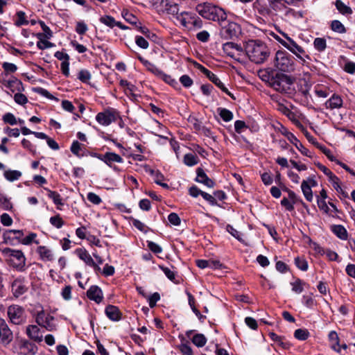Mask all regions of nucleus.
<instances>
[{"mask_svg": "<svg viewBox=\"0 0 355 355\" xmlns=\"http://www.w3.org/2000/svg\"><path fill=\"white\" fill-rule=\"evenodd\" d=\"M245 49L250 60L256 64L263 63L270 54L268 46L260 40L248 41Z\"/></svg>", "mask_w": 355, "mask_h": 355, "instance_id": "nucleus-1", "label": "nucleus"}, {"mask_svg": "<svg viewBox=\"0 0 355 355\" xmlns=\"http://www.w3.org/2000/svg\"><path fill=\"white\" fill-rule=\"evenodd\" d=\"M196 10L202 17L212 21H217L222 25L227 19V14L225 10L209 3L198 4Z\"/></svg>", "mask_w": 355, "mask_h": 355, "instance_id": "nucleus-2", "label": "nucleus"}, {"mask_svg": "<svg viewBox=\"0 0 355 355\" xmlns=\"http://www.w3.org/2000/svg\"><path fill=\"white\" fill-rule=\"evenodd\" d=\"M2 253L6 257L8 264L17 271L24 272L26 270V257L21 250L6 248Z\"/></svg>", "mask_w": 355, "mask_h": 355, "instance_id": "nucleus-3", "label": "nucleus"}, {"mask_svg": "<svg viewBox=\"0 0 355 355\" xmlns=\"http://www.w3.org/2000/svg\"><path fill=\"white\" fill-rule=\"evenodd\" d=\"M135 31L140 33V35L135 36V42L137 46L142 49H147L148 48V40L155 41L157 38L156 34L150 31L146 26H143L141 22L135 20Z\"/></svg>", "mask_w": 355, "mask_h": 355, "instance_id": "nucleus-4", "label": "nucleus"}, {"mask_svg": "<svg viewBox=\"0 0 355 355\" xmlns=\"http://www.w3.org/2000/svg\"><path fill=\"white\" fill-rule=\"evenodd\" d=\"M274 65L277 69L284 72H291L295 69L293 58L288 53L282 51H278L276 53Z\"/></svg>", "mask_w": 355, "mask_h": 355, "instance_id": "nucleus-5", "label": "nucleus"}, {"mask_svg": "<svg viewBox=\"0 0 355 355\" xmlns=\"http://www.w3.org/2000/svg\"><path fill=\"white\" fill-rule=\"evenodd\" d=\"M293 80L288 75L277 72L270 87L281 93H290Z\"/></svg>", "mask_w": 355, "mask_h": 355, "instance_id": "nucleus-6", "label": "nucleus"}, {"mask_svg": "<svg viewBox=\"0 0 355 355\" xmlns=\"http://www.w3.org/2000/svg\"><path fill=\"white\" fill-rule=\"evenodd\" d=\"M279 33L286 40V42H284L283 46L293 53L302 63L305 62L306 60H310L309 55L306 53L303 47L298 45L286 33L282 31Z\"/></svg>", "mask_w": 355, "mask_h": 355, "instance_id": "nucleus-7", "label": "nucleus"}, {"mask_svg": "<svg viewBox=\"0 0 355 355\" xmlns=\"http://www.w3.org/2000/svg\"><path fill=\"white\" fill-rule=\"evenodd\" d=\"M138 59L141 60V62L144 64V66L147 68L148 71L152 72L153 74L157 76V77L162 78L165 82L172 84L175 83V80L171 78V76H168L164 73L162 70L157 68L155 64L148 62V60H144L141 56L138 55Z\"/></svg>", "mask_w": 355, "mask_h": 355, "instance_id": "nucleus-8", "label": "nucleus"}, {"mask_svg": "<svg viewBox=\"0 0 355 355\" xmlns=\"http://www.w3.org/2000/svg\"><path fill=\"white\" fill-rule=\"evenodd\" d=\"M24 309L19 305H12L8 308V315L12 323L21 324L24 322Z\"/></svg>", "mask_w": 355, "mask_h": 355, "instance_id": "nucleus-9", "label": "nucleus"}, {"mask_svg": "<svg viewBox=\"0 0 355 355\" xmlns=\"http://www.w3.org/2000/svg\"><path fill=\"white\" fill-rule=\"evenodd\" d=\"M221 26L220 35L225 40H230L236 37L240 31L239 25L234 22H228L227 25Z\"/></svg>", "mask_w": 355, "mask_h": 355, "instance_id": "nucleus-10", "label": "nucleus"}, {"mask_svg": "<svg viewBox=\"0 0 355 355\" xmlns=\"http://www.w3.org/2000/svg\"><path fill=\"white\" fill-rule=\"evenodd\" d=\"M117 114L114 110H106L99 112L96 116V121L103 125H109L111 123L115 121L117 118Z\"/></svg>", "mask_w": 355, "mask_h": 355, "instance_id": "nucleus-11", "label": "nucleus"}, {"mask_svg": "<svg viewBox=\"0 0 355 355\" xmlns=\"http://www.w3.org/2000/svg\"><path fill=\"white\" fill-rule=\"evenodd\" d=\"M26 334L30 339L36 343H40L43 340V336L41 334L40 329L37 325L30 324L26 327Z\"/></svg>", "mask_w": 355, "mask_h": 355, "instance_id": "nucleus-12", "label": "nucleus"}, {"mask_svg": "<svg viewBox=\"0 0 355 355\" xmlns=\"http://www.w3.org/2000/svg\"><path fill=\"white\" fill-rule=\"evenodd\" d=\"M11 288L12 293L15 297L22 295L28 290L24 282L19 279H16L12 282Z\"/></svg>", "mask_w": 355, "mask_h": 355, "instance_id": "nucleus-13", "label": "nucleus"}, {"mask_svg": "<svg viewBox=\"0 0 355 355\" xmlns=\"http://www.w3.org/2000/svg\"><path fill=\"white\" fill-rule=\"evenodd\" d=\"M197 177L196 178V181L200 183H202L207 186L209 188H213L215 185V182L214 180L210 179L207 174L205 173L204 170L201 168H198L196 169Z\"/></svg>", "mask_w": 355, "mask_h": 355, "instance_id": "nucleus-14", "label": "nucleus"}, {"mask_svg": "<svg viewBox=\"0 0 355 355\" xmlns=\"http://www.w3.org/2000/svg\"><path fill=\"white\" fill-rule=\"evenodd\" d=\"M87 296L91 300L100 303L103 298V292L98 286H92L87 291Z\"/></svg>", "mask_w": 355, "mask_h": 355, "instance_id": "nucleus-15", "label": "nucleus"}, {"mask_svg": "<svg viewBox=\"0 0 355 355\" xmlns=\"http://www.w3.org/2000/svg\"><path fill=\"white\" fill-rule=\"evenodd\" d=\"M135 161H143L146 160L149 157V150L141 144H135Z\"/></svg>", "mask_w": 355, "mask_h": 355, "instance_id": "nucleus-16", "label": "nucleus"}, {"mask_svg": "<svg viewBox=\"0 0 355 355\" xmlns=\"http://www.w3.org/2000/svg\"><path fill=\"white\" fill-rule=\"evenodd\" d=\"M20 349L25 355H35L37 353V346L28 340H24L21 342Z\"/></svg>", "mask_w": 355, "mask_h": 355, "instance_id": "nucleus-17", "label": "nucleus"}, {"mask_svg": "<svg viewBox=\"0 0 355 355\" xmlns=\"http://www.w3.org/2000/svg\"><path fill=\"white\" fill-rule=\"evenodd\" d=\"M288 140L295 146V147L301 152V153L304 155H306L309 157H311V153L306 149L302 144L296 138V137L292 133H289L288 135Z\"/></svg>", "mask_w": 355, "mask_h": 355, "instance_id": "nucleus-18", "label": "nucleus"}, {"mask_svg": "<svg viewBox=\"0 0 355 355\" xmlns=\"http://www.w3.org/2000/svg\"><path fill=\"white\" fill-rule=\"evenodd\" d=\"M149 173L154 178V181L156 184H160L164 180V175L158 171L150 169L147 165H141L139 168H135V171H142Z\"/></svg>", "mask_w": 355, "mask_h": 355, "instance_id": "nucleus-19", "label": "nucleus"}, {"mask_svg": "<svg viewBox=\"0 0 355 355\" xmlns=\"http://www.w3.org/2000/svg\"><path fill=\"white\" fill-rule=\"evenodd\" d=\"M75 253L79 259L83 261L87 266H90L94 264V261L92 256L85 248H78L76 250Z\"/></svg>", "mask_w": 355, "mask_h": 355, "instance_id": "nucleus-20", "label": "nucleus"}, {"mask_svg": "<svg viewBox=\"0 0 355 355\" xmlns=\"http://www.w3.org/2000/svg\"><path fill=\"white\" fill-rule=\"evenodd\" d=\"M105 314L108 318L113 321H118L121 318L119 309L113 305H108L105 310Z\"/></svg>", "mask_w": 355, "mask_h": 355, "instance_id": "nucleus-21", "label": "nucleus"}, {"mask_svg": "<svg viewBox=\"0 0 355 355\" xmlns=\"http://www.w3.org/2000/svg\"><path fill=\"white\" fill-rule=\"evenodd\" d=\"M327 108L331 110L340 108L343 105V100L341 97L337 94H333L332 96L325 103Z\"/></svg>", "mask_w": 355, "mask_h": 355, "instance_id": "nucleus-22", "label": "nucleus"}, {"mask_svg": "<svg viewBox=\"0 0 355 355\" xmlns=\"http://www.w3.org/2000/svg\"><path fill=\"white\" fill-rule=\"evenodd\" d=\"M223 51L230 57L234 56V50L237 51H241L242 48L241 46L234 42H226L223 45Z\"/></svg>", "mask_w": 355, "mask_h": 355, "instance_id": "nucleus-23", "label": "nucleus"}, {"mask_svg": "<svg viewBox=\"0 0 355 355\" xmlns=\"http://www.w3.org/2000/svg\"><path fill=\"white\" fill-rule=\"evenodd\" d=\"M193 16V15L190 12L182 11L180 12L178 17H177V20L179 21L183 26L189 28Z\"/></svg>", "mask_w": 355, "mask_h": 355, "instance_id": "nucleus-24", "label": "nucleus"}, {"mask_svg": "<svg viewBox=\"0 0 355 355\" xmlns=\"http://www.w3.org/2000/svg\"><path fill=\"white\" fill-rule=\"evenodd\" d=\"M100 21L110 28H113L115 26L120 27L121 29H125L126 27L121 22H116L112 17L106 15L100 18Z\"/></svg>", "mask_w": 355, "mask_h": 355, "instance_id": "nucleus-25", "label": "nucleus"}, {"mask_svg": "<svg viewBox=\"0 0 355 355\" xmlns=\"http://www.w3.org/2000/svg\"><path fill=\"white\" fill-rule=\"evenodd\" d=\"M37 252L44 261H52L53 259L51 251L45 246H39L37 249Z\"/></svg>", "mask_w": 355, "mask_h": 355, "instance_id": "nucleus-26", "label": "nucleus"}, {"mask_svg": "<svg viewBox=\"0 0 355 355\" xmlns=\"http://www.w3.org/2000/svg\"><path fill=\"white\" fill-rule=\"evenodd\" d=\"M329 340L331 343V348L336 352L340 354V347H337L339 345V338L335 331H331L329 334Z\"/></svg>", "mask_w": 355, "mask_h": 355, "instance_id": "nucleus-27", "label": "nucleus"}, {"mask_svg": "<svg viewBox=\"0 0 355 355\" xmlns=\"http://www.w3.org/2000/svg\"><path fill=\"white\" fill-rule=\"evenodd\" d=\"M331 231L340 239L347 240V232L341 225H334L331 226Z\"/></svg>", "mask_w": 355, "mask_h": 355, "instance_id": "nucleus-28", "label": "nucleus"}, {"mask_svg": "<svg viewBox=\"0 0 355 355\" xmlns=\"http://www.w3.org/2000/svg\"><path fill=\"white\" fill-rule=\"evenodd\" d=\"M55 318L54 316L48 314L46 315V318H45V320L44 324L41 326L42 327L45 328L47 331H53L56 330V324L54 322Z\"/></svg>", "mask_w": 355, "mask_h": 355, "instance_id": "nucleus-29", "label": "nucleus"}, {"mask_svg": "<svg viewBox=\"0 0 355 355\" xmlns=\"http://www.w3.org/2000/svg\"><path fill=\"white\" fill-rule=\"evenodd\" d=\"M277 71L275 70H266L259 71V76L262 79V80L268 83L269 85H271V83L275 78V75H276Z\"/></svg>", "mask_w": 355, "mask_h": 355, "instance_id": "nucleus-30", "label": "nucleus"}, {"mask_svg": "<svg viewBox=\"0 0 355 355\" xmlns=\"http://www.w3.org/2000/svg\"><path fill=\"white\" fill-rule=\"evenodd\" d=\"M301 189L302 193L309 202H311L313 198V192L311 189V185H309L308 182L306 180H303L301 184Z\"/></svg>", "mask_w": 355, "mask_h": 355, "instance_id": "nucleus-31", "label": "nucleus"}, {"mask_svg": "<svg viewBox=\"0 0 355 355\" xmlns=\"http://www.w3.org/2000/svg\"><path fill=\"white\" fill-rule=\"evenodd\" d=\"M164 8L168 14L174 15L176 17H178V15H180V12L179 6L175 3L166 2Z\"/></svg>", "mask_w": 355, "mask_h": 355, "instance_id": "nucleus-32", "label": "nucleus"}, {"mask_svg": "<svg viewBox=\"0 0 355 355\" xmlns=\"http://www.w3.org/2000/svg\"><path fill=\"white\" fill-rule=\"evenodd\" d=\"M4 86L10 90L11 92L15 91H20V87L21 86V82L17 79L5 81L3 83Z\"/></svg>", "mask_w": 355, "mask_h": 355, "instance_id": "nucleus-33", "label": "nucleus"}, {"mask_svg": "<svg viewBox=\"0 0 355 355\" xmlns=\"http://www.w3.org/2000/svg\"><path fill=\"white\" fill-rule=\"evenodd\" d=\"M105 158V163L110 166L114 162L120 163L122 162V158L120 155L114 153H106Z\"/></svg>", "mask_w": 355, "mask_h": 355, "instance_id": "nucleus-34", "label": "nucleus"}, {"mask_svg": "<svg viewBox=\"0 0 355 355\" xmlns=\"http://www.w3.org/2000/svg\"><path fill=\"white\" fill-rule=\"evenodd\" d=\"M184 163L189 166H192L198 163L199 159L193 153H187L184 156Z\"/></svg>", "mask_w": 355, "mask_h": 355, "instance_id": "nucleus-35", "label": "nucleus"}, {"mask_svg": "<svg viewBox=\"0 0 355 355\" xmlns=\"http://www.w3.org/2000/svg\"><path fill=\"white\" fill-rule=\"evenodd\" d=\"M335 5L337 10L343 15H349L352 12L351 8L345 5L341 0H336Z\"/></svg>", "mask_w": 355, "mask_h": 355, "instance_id": "nucleus-36", "label": "nucleus"}, {"mask_svg": "<svg viewBox=\"0 0 355 355\" xmlns=\"http://www.w3.org/2000/svg\"><path fill=\"white\" fill-rule=\"evenodd\" d=\"M44 189L47 191L48 197L53 200V202L57 205H62L63 202L62 200V198L60 195L56 192L51 191L47 188H44Z\"/></svg>", "mask_w": 355, "mask_h": 355, "instance_id": "nucleus-37", "label": "nucleus"}, {"mask_svg": "<svg viewBox=\"0 0 355 355\" xmlns=\"http://www.w3.org/2000/svg\"><path fill=\"white\" fill-rule=\"evenodd\" d=\"M5 178L10 182L18 180L21 176V173L15 170H8L4 172Z\"/></svg>", "mask_w": 355, "mask_h": 355, "instance_id": "nucleus-38", "label": "nucleus"}, {"mask_svg": "<svg viewBox=\"0 0 355 355\" xmlns=\"http://www.w3.org/2000/svg\"><path fill=\"white\" fill-rule=\"evenodd\" d=\"M192 343L198 347H202L207 343V338L203 334H197L193 337Z\"/></svg>", "mask_w": 355, "mask_h": 355, "instance_id": "nucleus-39", "label": "nucleus"}, {"mask_svg": "<svg viewBox=\"0 0 355 355\" xmlns=\"http://www.w3.org/2000/svg\"><path fill=\"white\" fill-rule=\"evenodd\" d=\"M211 82L214 84H215L218 87H219L223 92L226 93L232 99H235L234 96L228 90V89L225 86V85L221 82V80L217 77V76L215 78H213V80Z\"/></svg>", "mask_w": 355, "mask_h": 355, "instance_id": "nucleus-40", "label": "nucleus"}, {"mask_svg": "<svg viewBox=\"0 0 355 355\" xmlns=\"http://www.w3.org/2000/svg\"><path fill=\"white\" fill-rule=\"evenodd\" d=\"M218 114L223 121L228 122L233 119V114L226 108L220 107L218 109Z\"/></svg>", "mask_w": 355, "mask_h": 355, "instance_id": "nucleus-41", "label": "nucleus"}, {"mask_svg": "<svg viewBox=\"0 0 355 355\" xmlns=\"http://www.w3.org/2000/svg\"><path fill=\"white\" fill-rule=\"evenodd\" d=\"M294 336L297 340H305L309 338V332L305 329H297L294 332Z\"/></svg>", "mask_w": 355, "mask_h": 355, "instance_id": "nucleus-42", "label": "nucleus"}, {"mask_svg": "<svg viewBox=\"0 0 355 355\" xmlns=\"http://www.w3.org/2000/svg\"><path fill=\"white\" fill-rule=\"evenodd\" d=\"M313 45L318 51H323L327 47L326 40L322 37H317L314 40Z\"/></svg>", "mask_w": 355, "mask_h": 355, "instance_id": "nucleus-43", "label": "nucleus"}, {"mask_svg": "<svg viewBox=\"0 0 355 355\" xmlns=\"http://www.w3.org/2000/svg\"><path fill=\"white\" fill-rule=\"evenodd\" d=\"M331 28L332 31L339 33H345L346 32V28H345L343 24L338 20L332 21Z\"/></svg>", "mask_w": 355, "mask_h": 355, "instance_id": "nucleus-44", "label": "nucleus"}, {"mask_svg": "<svg viewBox=\"0 0 355 355\" xmlns=\"http://www.w3.org/2000/svg\"><path fill=\"white\" fill-rule=\"evenodd\" d=\"M304 283L301 279H297L295 282L291 283L292 291L298 294L301 293L304 290Z\"/></svg>", "mask_w": 355, "mask_h": 355, "instance_id": "nucleus-45", "label": "nucleus"}, {"mask_svg": "<svg viewBox=\"0 0 355 355\" xmlns=\"http://www.w3.org/2000/svg\"><path fill=\"white\" fill-rule=\"evenodd\" d=\"M0 207L5 210L12 209V204L10 199L1 195H0Z\"/></svg>", "mask_w": 355, "mask_h": 355, "instance_id": "nucleus-46", "label": "nucleus"}, {"mask_svg": "<svg viewBox=\"0 0 355 355\" xmlns=\"http://www.w3.org/2000/svg\"><path fill=\"white\" fill-rule=\"evenodd\" d=\"M17 19L15 21V24L17 26H20L22 25H27L28 24V21L26 19L25 12L23 11H19L17 12Z\"/></svg>", "mask_w": 355, "mask_h": 355, "instance_id": "nucleus-47", "label": "nucleus"}, {"mask_svg": "<svg viewBox=\"0 0 355 355\" xmlns=\"http://www.w3.org/2000/svg\"><path fill=\"white\" fill-rule=\"evenodd\" d=\"M121 85L124 87V92L128 96V97L132 101L133 100V91L130 87V85L128 83L127 80H121Z\"/></svg>", "mask_w": 355, "mask_h": 355, "instance_id": "nucleus-48", "label": "nucleus"}, {"mask_svg": "<svg viewBox=\"0 0 355 355\" xmlns=\"http://www.w3.org/2000/svg\"><path fill=\"white\" fill-rule=\"evenodd\" d=\"M51 224L56 228H61L64 225V221L59 214L50 218Z\"/></svg>", "mask_w": 355, "mask_h": 355, "instance_id": "nucleus-49", "label": "nucleus"}, {"mask_svg": "<svg viewBox=\"0 0 355 355\" xmlns=\"http://www.w3.org/2000/svg\"><path fill=\"white\" fill-rule=\"evenodd\" d=\"M202 26V21L199 17H198L195 15H193V16L192 17V20L190 24V26H189V28L199 29V28H201Z\"/></svg>", "mask_w": 355, "mask_h": 355, "instance_id": "nucleus-50", "label": "nucleus"}, {"mask_svg": "<svg viewBox=\"0 0 355 355\" xmlns=\"http://www.w3.org/2000/svg\"><path fill=\"white\" fill-rule=\"evenodd\" d=\"M36 236L37 234L35 233H30L28 236L21 240V243L26 245L31 244L33 242L35 243L36 244H38L39 241L35 240Z\"/></svg>", "mask_w": 355, "mask_h": 355, "instance_id": "nucleus-51", "label": "nucleus"}, {"mask_svg": "<svg viewBox=\"0 0 355 355\" xmlns=\"http://www.w3.org/2000/svg\"><path fill=\"white\" fill-rule=\"evenodd\" d=\"M13 338L12 332L1 331L0 329V340L5 343H10Z\"/></svg>", "mask_w": 355, "mask_h": 355, "instance_id": "nucleus-52", "label": "nucleus"}, {"mask_svg": "<svg viewBox=\"0 0 355 355\" xmlns=\"http://www.w3.org/2000/svg\"><path fill=\"white\" fill-rule=\"evenodd\" d=\"M295 263L296 266L301 270L306 271L308 269V263L304 259H301L298 257H296L295 259Z\"/></svg>", "mask_w": 355, "mask_h": 355, "instance_id": "nucleus-53", "label": "nucleus"}, {"mask_svg": "<svg viewBox=\"0 0 355 355\" xmlns=\"http://www.w3.org/2000/svg\"><path fill=\"white\" fill-rule=\"evenodd\" d=\"M3 121L5 123H8L11 125H15L17 123V119L15 116L12 113H6L3 116Z\"/></svg>", "mask_w": 355, "mask_h": 355, "instance_id": "nucleus-54", "label": "nucleus"}, {"mask_svg": "<svg viewBox=\"0 0 355 355\" xmlns=\"http://www.w3.org/2000/svg\"><path fill=\"white\" fill-rule=\"evenodd\" d=\"M284 191H286L288 192V198L289 199L292 201V204H297V203H300V202H302V199L298 197L294 191L287 189V188H284Z\"/></svg>", "mask_w": 355, "mask_h": 355, "instance_id": "nucleus-55", "label": "nucleus"}, {"mask_svg": "<svg viewBox=\"0 0 355 355\" xmlns=\"http://www.w3.org/2000/svg\"><path fill=\"white\" fill-rule=\"evenodd\" d=\"M48 39H45L42 41H38L37 42V46L39 49L44 50L46 49L51 48L55 46V44L47 40Z\"/></svg>", "mask_w": 355, "mask_h": 355, "instance_id": "nucleus-56", "label": "nucleus"}, {"mask_svg": "<svg viewBox=\"0 0 355 355\" xmlns=\"http://www.w3.org/2000/svg\"><path fill=\"white\" fill-rule=\"evenodd\" d=\"M91 78V74L87 70L82 69L79 71L78 79L83 83H87Z\"/></svg>", "mask_w": 355, "mask_h": 355, "instance_id": "nucleus-57", "label": "nucleus"}, {"mask_svg": "<svg viewBox=\"0 0 355 355\" xmlns=\"http://www.w3.org/2000/svg\"><path fill=\"white\" fill-rule=\"evenodd\" d=\"M180 82L185 87H190L193 83V80L188 75H183L180 78Z\"/></svg>", "mask_w": 355, "mask_h": 355, "instance_id": "nucleus-58", "label": "nucleus"}, {"mask_svg": "<svg viewBox=\"0 0 355 355\" xmlns=\"http://www.w3.org/2000/svg\"><path fill=\"white\" fill-rule=\"evenodd\" d=\"M14 100L17 104L19 105H24L28 102L27 97L21 93L15 94L14 96Z\"/></svg>", "mask_w": 355, "mask_h": 355, "instance_id": "nucleus-59", "label": "nucleus"}, {"mask_svg": "<svg viewBox=\"0 0 355 355\" xmlns=\"http://www.w3.org/2000/svg\"><path fill=\"white\" fill-rule=\"evenodd\" d=\"M226 230L238 241H241L242 240L240 232L234 229L231 225H227Z\"/></svg>", "mask_w": 355, "mask_h": 355, "instance_id": "nucleus-60", "label": "nucleus"}, {"mask_svg": "<svg viewBox=\"0 0 355 355\" xmlns=\"http://www.w3.org/2000/svg\"><path fill=\"white\" fill-rule=\"evenodd\" d=\"M135 227L144 234H146L150 231V229L147 225L136 219H135Z\"/></svg>", "mask_w": 355, "mask_h": 355, "instance_id": "nucleus-61", "label": "nucleus"}, {"mask_svg": "<svg viewBox=\"0 0 355 355\" xmlns=\"http://www.w3.org/2000/svg\"><path fill=\"white\" fill-rule=\"evenodd\" d=\"M148 247L155 254H159L162 252L161 246L153 241H148Z\"/></svg>", "mask_w": 355, "mask_h": 355, "instance_id": "nucleus-62", "label": "nucleus"}, {"mask_svg": "<svg viewBox=\"0 0 355 355\" xmlns=\"http://www.w3.org/2000/svg\"><path fill=\"white\" fill-rule=\"evenodd\" d=\"M160 299V295L158 293H154L153 295L148 297V304L150 308H153L157 301Z\"/></svg>", "mask_w": 355, "mask_h": 355, "instance_id": "nucleus-63", "label": "nucleus"}, {"mask_svg": "<svg viewBox=\"0 0 355 355\" xmlns=\"http://www.w3.org/2000/svg\"><path fill=\"white\" fill-rule=\"evenodd\" d=\"M168 221L173 225H179L180 224V218L176 213H171L168 216Z\"/></svg>", "mask_w": 355, "mask_h": 355, "instance_id": "nucleus-64", "label": "nucleus"}]
</instances>
